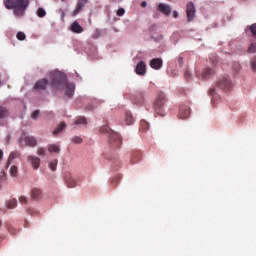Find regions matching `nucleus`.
Masks as SVG:
<instances>
[{
	"label": "nucleus",
	"mask_w": 256,
	"mask_h": 256,
	"mask_svg": "<svg viewBox=\"0 0 256 256\" xmlns=\"http://www.w3.org/2000/svg\"><path fill=\"white\" fill-rule=\"evenodd\" d=\"M48 77H50L51 85L54 89H66L65 95H67V97H73L75 94V83L67 82L65 73L59 70H54L48 74Z\"/></svg>",
	"instance_id": "nucleus-1"
},
{
	"label": "nucleus",
	"mask_w": 256,
	"mask_h": 256,
	"mask_svg": "<svg viewBox=\"0 0 256 256\" xmlns=\"http://www.w3.org/2000/svg\"><path fill=\"white\" fill-rule=\"evenodd\" d=\"M233 89V81L229 76H221L218 79L217 86H212L210 88V95L212 96V101H217V95H219V90L221 91H231Z\"/></svg>",
	"instance_id": "nucleus-2"
},
{
	"label": "nucleus",
	"mask_w": 256,
	"mask_h": 256,
	"mask_svg": "<svg viewBox=\"0 0 256 256\" xmlns=\"http://www.w3.org/2000/svg\"><path fill=\"white\" fill-rule=\"evenodd\" d=\"M6 9H14V15L21 17L29 5V0H4Z\"/></svg>",
	"instance_id": "nucleus-3"
},
{
	"label": "nucleus",
	"mask_w": 256,
	"mask_h": 256,
	"mask_svg": "<svg viewBox=\"0 0 256 256\" xmlns=\"http://www.w3.org/2000/svg\"><path fill=\"white\" fill-rule=\"evenodd\" d=\"M213 75V70L211 68H206L202 73H199L197 70H185L184 77L187 81H198L201 79H209Z\"/></svg>",
	"instance_id": "nucleus-4"
},
{
	"label": "nucleus",
	"mask_w": 256,
	"mask_h": 256,
	"mask_svg": "<svg viewBox=\"0 0 256 256\" xmlns=\"http://www.w3.org/2000/svg\"><path fill=\"white\" fill-rule=\"evenodd\" d=\"M101 133H109L110 137H111V141H114V143L116 145H120L121 144V135H119V133L114 132L113 130H111V128H109V126L104 125L100 128Z\"/></svg>",
	"instance_id": "nucleus-5"
},
{
	"label": "nucleus",
	"mask_w": 256,
	"mask_h": 256,
	"mask_svg": "<svg viewBox=\"0 0 256 256\" xmlns=\"http://www.w3.org/2000/svg\"><path fill=\"white\" fill-rule=\"evenodd\" d=\"M63 180L65 185L69 187V189H74V187H77V179L72 176L71 173L66 172L63 175Z\"/></svg>",
	"instance_id": "nucleus-6"
},
{
	"label": "nucleus",
	"mask_w": 256,
	"mask_h": 256,
	"mask_svg": "<svg viewBox=\"0 0 256 256\" xmlns=\"http://www.w3.org/2000/svg\"><path fill=\"white\" fill-rule=\"evenodd\" d=\"M26 160H27V163L31 165L32 169H34V171H37V169L41 167V158L35 155H28L26 157Z\"/></svg>",
	"instance_id": "nucleus-7"
},
{
	"label": "nucleus",
	"mask_w": 256,
	"mask_h": 256,
	"mask_svg": "<svg viewBox=\"0 0 256 256\" xmlns=\"http://www.w3.org/2000/svg\"><path fill=\"white\" fill-rule=\"evenodd\" d=\"M197 11L195 10V3L193 2H188L186 4V15H187V19L189 22L193 21V19H195V13Z\"/></svg>",
	"instance_id": "nucleus-8"
},
{
	"label": "nucleus",
	"mask_w": 256,
	"mask_h": 256,
	"mask_svg": "<svg viewBox=\"0 0 256 256\" xmlns=\"http://www.w3.org/2000/svg\"><path fill=\"white\" fill-rule=\"evenodd\" d=\"M163 105H165V96L161 95L156 100L154 104L155 111L158 115H164L161 111H163Z\"/></svg>",
	"instance_id": "nucleus-9"
},
{
	"label": "nucleus",
	"mask_w": 256,
	"mask_h": 256,
	"mask_svg": "<svg viewBox=\"0 0 256 256\" xmlns=\"http://www.w3.org/2000/svg\"><path fill=\"white\" fill-rule=\"evenodd\" d=\"M158 11H160V13H163V15L169 17L171 15V6L169 4L159 3Z\"/></svg>",
	"instance_id": "nucleus-10"
},
{
	"label": "nucleus",
	"mask_w": 256,
	"mask_h": 256,
	"mask_svg": "<svg viewBox=\"0 0 256 256\" xmlns=\"http://www.w3.org/2000/svg\"><path fill=\"white\" fill-rule=\"evenodd\" d=\"M48 83H49V80H47L45 78L41 79L36 82V84L34 85V89H36L37 91H43L46 89Z\"/></svg>",
	"instance_id": "nucleus-11"
},
{
	"label": "nucleus",
	"mask_w": 256,
	"mask_h": 256,
	"mask_svg": "<svg viewBox=\"0 0 256 256\" xmlns=\"http://www.w3.org/2000/svg\"><path fill=\"white\" fill-rule=\"evenodd\" d=\"M150 67L152 69H156V71H158L159 69H161V67H163V60L161 58H154L150 61Z\"/></svg>",
	"instance_id": "nucleus-12"
},
{
	"label": "nucleus",
	"mask_w": 256,
	"mask_h": 256,
	"mask_svg": "<svg viewBox=\"0 0 256 256\" xmlns=\"http://www.w3.org/2000/svg\"><path fill=\"white\" fill-rule=\"evenodd\" d=\"M146 71H147V67L145 66V63H143V61H140L136 65L135 72L137 73V75H145Z\"/></svg>",
	"instance_id": "nucleus-13"
},
{
	"label": "nucleus",
	"mask_w": 256,
	"mask_h": 256,
	"mask_svg": "<svg viewBox=\"0 0 256 256\" xmlns=\"http://www.w3.org/2000/svg\"><path fill=\"white\" fill-rule=\"evenodd\" d=\"M87 5V0H78L75 10L73 11V15H79L83 7Z\"/></svg>",
	"instance_id": "nucleus-14"
},
{
	"label": "nucleus",
	"mask_w": 256,
	"mask_h": 256,
	"mask_svg": "<svg viewBox=\"0 0 256 256\" xmlns=\"http://www.w3.org/2000/svg\"><path fill=\"white\" fill-rule=\"evenodd\" d=\"M70 31H72V33H83V27L79 25V22L75 21L71 24Z\"/></svg>",
	"instance_id": "nucleus-15"
},
{
	"label": "nucleus",
	"mask_w": 256,
	"mask_h": 256,
	"mask_svg": "<svg viewBox=\"0 0 256 256\" xmlns=\"http://www.w3.org/2000/svg\"><path fill=\"white\" fill-rule=\"evenodd\" d=\"M24 143L28 145V147H35V145H37V139L33 136H26L24 138Z\"/></svg>",
	"instance_id": "nucleus-16"
},
{
	"label": "nucleus",
	"mask_w": 256,
	"mask_h": 256,
	"mask_svg": "<svg viewBox=\"0 0 256 256\" xmlns=\"http://www.w3.org/2000/svg\"><path fill=\"white\" fill-rule=\"evenodd\" d=\"M190 113H191V110L189 109V107H183L180 109L179 118L187 119V117H189Z\"/></svg>",
	"instance_id": "nucleus-17"
},
{
	"label": "nucleus",
	"mask_w": 256,
	"mask_h": 256,
	"mask_svg": "<svg viewBox=\"0 0 256 256\" xmlns=\"http://www.w3.org/2000/svg\"><path fill=\"white\" fill-rule=\"evenodd\" d=\"M125 123L126 125H133V123H135V118L133 117V114H131V112L129 111L125 113Z\"/></svg>",
	"instance_id": "nucleus-18"
},
{
	"label": "nucleus",
	"mask_w": 256,
	"mask_h": 256,
	"mask_svg": "<svg viewBox=\"0 0 256 256\" xmlns=\"http://www.w3.org/2000/svg\"><path fill=\"white\" fill-rule=\"evenodd\" d=\"M48 151L49 153H59L61 148L57 144H50L48 145Z\"/></svg>",
	"instance_id": "nucleus-19"
},
{
	"label": "nucleus",
	"mask_w": 256,
	"mask_h": 256,
	"mask_svg": "<svg viewBox=\"0 0 256 256\" xmlns=\"http://www.w3.org/2000/svg\"><path fill=\"white\" fill-rule=\"evenodd\" d=\"M17 157H19V153L11 152L9 157H8V161H7V166L6 167H9L11 165V163H13V159H17Z\"/></svg>",
	"instance_id": "nucleus-20"
},
{
	"label": "nucleus",
	"mask_w": 256,
	"mask_h": 256,
	"mask_svg": "<svg viewBox=\"0 0 256 256\" xmlns=\"http://www.w3.org/2000/svg\"><path fill=\"white\" fill-rule=\"evenodd\" d=\"M67 127V124L65 122H61L58 127H56L53 131V135H59V133Z\"/></svg>",
	"instance_id": "nucleus-21"
},
{
	"label": "nucleus",
	"mask_w": 256,
	"mask_h": 256,
	"mask_svg": "<svg viewBox=\"0 0 256 256\" xmlns=\"http://www.w3.org/2000/svg\"><path fill=\"white\" fill-rule=\"evenodd\" d=\"M6 207L8 209H15L17 207V199H10L6 202Z\"/></svg>",
	"instance_id": "nucleus-22"
},
{
	"label": "nucleus",
	"mask_w": 256,
	"mask_h": 256,
	"mask_svg": "<svg viewBox=\"0 0 256 256\" xmlns=\"http://www.w3.org/2000/svg\"><path fill=\"white\" fill-rule=\"evenodd\" d=\"M57 163H59V160L53 159L48 163V167L51 171H57Z\"/></svg>",
	"instance_id": "nucleus-23"
},
{
	"label": "nucleus",
	"mask_w": 256,
	"mask_h": 256,
	"mask_svg": "<svg viewBox=\"0 0 256 256\" xmlns=\"http://www.w3.org/2000/svg\"><path fill=\"white\" fill-rule=\"evenodd\" d=\"M75 125H87V118L80 116L76 119Z\"/></svg>",
	"instance_id": "nucleus-24"
},
{
	"label": "nucleus",
	"mask_w": 256,
	"mask_h": 256,
	"mask_svg": "<svg viewBox=\"0 0 256 256\" xmlns=\"http://www.w3.org/2000/svg\"><path fill=\"white\" fill-rule=\"evenodd\" d=\"M39 195H41L40 189H37V188L32 189V191H31L32 199H39Z\"/></svg>",
	"instance_id": "nucleus-25"
},
{
	"label": "nucleus",
	"mask_w": 256,
	"mask_h": 256,
	"mask_svg": "<svg viewBox=\"0 0 256 256\" xmlns=\"http://www.w3.org/2000/svg\"><path fill=\"white\" fill-rule=\"evenodd\" d=\"M7 115H8L7 108L0 106V119H5Z\"/></svg>",
	"instance_id": "nucleus-26"
},
{
	"label": "nucleus",
	"mask_w": 256,
	"mask_h": 256,
	"mask_svg": "<svg viewBox=\"0 0 256 256\" xmlns=\"http://www.w3.org/2000/svg\"><path fill=\"white\" fill-rule=\"evenodd\" d=\"M46 153H47V150H45V148L43 147L38 148L36 151V155H38V157H45Z\"/></svg>",
	"instance_id": "nucleus-27"
},
{
	"label": "nucleus",
	"mask_w": 256,
	"mask_h": 256,
	"mask_svg": "<svg viewBox=\"0 0 256 256\" xmlns=\"http://www.w3.org/2000/svg\"><path fill=\"white\" fill-rule=\"evenodd\" d=\"M71 141L79 145L83 143V138H81V136H74L72 137Z\"/></svg>",
	"instance_id": "nucleus-28"
},
{
	"label": "nucleus",
	"mask_w": 256,
	"mask_h": 256,
	"mask_svg": "<svg viewBox=\"0 0 256 256\" xmlns=\"http://www.w3.org/2000/svg\"><path fill=\"white\" fill-rule=\"evenodd\" d=\"M248 53H256V42H252L248 48Z\"/></svg>",
	"instance_id": "nucleus-29"
},
{
	"label": "nucleus",
	"mask_w": 256,
	"mask_h": 256,
	"mask_svg": "<svg viewBox=\"0 0 256 256\" xmlns=\"http://www.w3.org/2000/svg\"><path fill=\"white\" fill-rule=\"evenodd\" d=\"M232 69L233 71H235L236 73L241 71V64H239L238 62H234L232 65Z\"/></svg>",
	"instance_id": "nucleus-30"
},
{
	"label": "nucleus",
	"mask_w": 256,
	"mask_h": 256,
	"mask_svg": "<svg viewBox=\"0 0 256 256\" xmlns=\"http://www.w3.org/2000/svg\"><path fill=\"white\" fill-rule=\"evenodd\" d=\"M10 175L11 177H17V166H11Z\"/></svg>",
	"instance_id": "nucleus-31"
},
{
	"label": "nucleus",
	"mask_w": 256,
	"mask_h": 256,
	"mask_svg": "<svg viewBox=\"0 0 256 256\" xmlns=\"http://www.w3.org/2000/svg\"><path fill=\"white\" fill-rule=\"evenodd\" d=\"M37 15H38L39 17H45V15H47V12L45 11V9L39 8V9L37 10Z\"/></svg>",
	"instance_id": "nucleus-32"
},
{
	"label": "nucleus",
	"mask_w": 256,
	"mask_h": 256,
	"mask_svg": "<svg viewBox=\"0 0 256 256\" xmlns=\"http://www.w3.org/2000/svg\"><path fill=\"white\" fill-rule=\"evenodd\" d=\"M251 69L256 73V56L250 61Z\"/></svg>",
	"instance_id": "nucleus-33"
},
{
	"label": "nucleus",
	"mask_w": 256,
	"mask_h": 256,
	"mask_svg": "<svg viewBox=\"0 0 256 256\" xmlns=\"http://www.w3.org/2000/svg\"><path fill=\"white\" fill-rule=\"evenodd\" d=\"M16 37L19 41H25V33L23 32H18Z\"/></svg>",
	"instance_id": "nucleus-34"
},
{
	"label": "nucleus",
	"mask_w": 256,
	"mask_h": 256,
	"mask_svg": "<svg viewBox=\"0 0 256 256\" xmlns=\"http://www.w3.org/2000/svg\"><path fill=\"white\" fill-rule=\"evenodd\" d=\"M116 13L118 17H123L125 15V9L119 8Z\"/></svg>",
	"instance_id": "nucleus-35"
},
{
	"label": "nucleus",
	"mask_w": 256,
	"mask_h": 256,
	"mask_svg": "<svg viewBox=\"0 0 256 256\" xmlns=\"http://www.w3.org/2000/svg\"><path fill=\"white\" fill-rule=\"evenodd\" d=\"M40 111L39 110H36L34 111L32 114H31V119H37L40 115Z\"/></svg>",
	"instance_id": "nucleus-36"
},
{
	"label": "nucleus",
	"mask_w": 256,
	"mask_h": 256,
	"mask_svg": "<svg viewBox=\"0 0 256 256\" xmlns=\"http://www.w3.org/2000/svg\"><path fill=\"white\" fill-rule=\"evenodd\" d=\"M140 125H141V129H143L144 131L147 130V127H149V124H147L145 120H142Z\"/></svg>",
	"instance_id": "nucleus-37"
},
{
	"label": "nucleus",
	"mask_w": 256,
	"mask_h": 256,
	"mask_svg": "<svg viewBox=\"0 0 256 256\" xmlns=\"http://www.w3.org/2000/svg\"><path fill=\"white\" fill-rule=\"evenodd\" d=\"M249 29H250L252 35L254 37H256V24H253L252 26H250Z\"/></svg>",
	"instance_id": "nucleus-38"
},
{
	"label": "nucleus",
	"mask_w": 256,
	"mask_h": 256,
	"mask_svg": "<svg viewBox=\"0 0 256 256\" xmlns=\"http://www.w3.org/2000/svg\"><path fill=\"white\" fill-rule=\"evenodd\" d=\"M19 201H20V203H27V197L21 196V197L19 198Z\"/></svg>",
	"instance_id": "nucleus-39"
},
{
	"label": "nucleus",
	"mask_w": 256,
	"mask_h": 256,
	"mask_svg": "<svg viewBox=\"0 0 256 256\" xmlns=\"http://www.w3.org/2000/svg\"><path fill=\"white\" fill-rule=\"evenodd\" d=\"M178 16H179V14L177 13V11H174V12H173V17H174V19H177Z\"/></svg>",
	"instance_id": "nucleus-40"
},
{
	"label": "nucleus",
	"mask_w": 256,
	"mask_h": 256,
	"mask_svg": "<svg viewBox=\"0 0 256 256\" xmlns=\"http://www.w3.org/2000/svg\"><path fill=\"white\" fill-rule=\"evenodd\" d=\"M178 63H179V65H181V63H183V58L182 57H178Z\"/></svg>",
	"instance_id": "nucleus-41"
},
{
	"label": "nucleus",
	"mask_w": 256,
	"mask_h": 256,
	"mask_svg": "<svg viewBox=\"0 0 256 256\" xmlns=\"http://www.w3.org/2000/svg\"><path fill=\"white\" fill-rule=\"evenodd\" d=\"M141 7H147V3H146L145 1H143V2L141 3Z\"/></svg>",
	"instance_id": "nucleus-42"
},
{
	"label": "nucleus",
	"mask_w": 256,
	"mask_h": 256,
	"mask_svg": "<svg viewBox=\"0 0 256 256\" xmlns=\"http://www.w3.org/2000/svg\"><path fill=\"white\" fill-rule=\"evenodd\" d=\"M3 159V150H0V161Z\"/></svg>",
	"instance_id": "nucleus-43"
},
{
	"label": "nucleus",
	"mask_w": 256,
	"mask_h": 256,
	"mask_svg": "<svg viewBox=\"0 0 256 256\" xmlns=\"http://www.w3.org/2000/svg\"><path fill=\"white\" fill-rule=\"evenodd\" d=\"M0 87H1V82H0Z\"/></svg>",
	"instance_id": "nucleus-44"
},
{
	"label": "nucleus",
	"mask_w": 256,
	"mask_h": 256,
	"mask_svg": "<svg viewBox=\"0 0 256 256\" xmlns=\"http://www.w3.org/2000/svg\"><path fill=\"white\" fill-rule=\"evenodd\" d=\"M0 225H1V221H0Z\"/></svg>",
	"instance_id": "nucleus-45"
}]
</instances>
